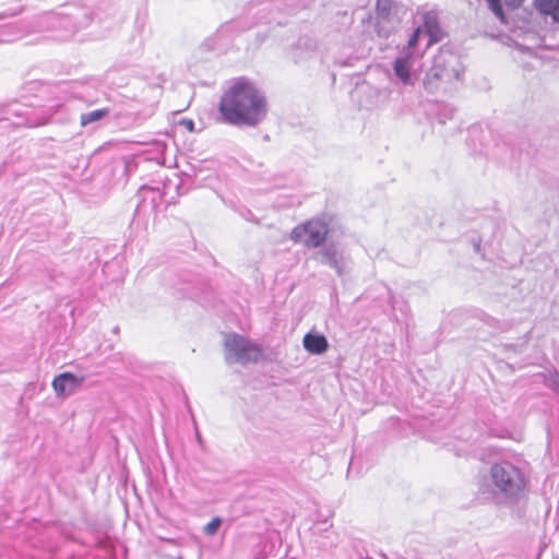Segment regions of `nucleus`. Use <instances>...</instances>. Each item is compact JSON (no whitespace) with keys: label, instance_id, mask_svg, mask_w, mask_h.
Listing matches in <instances>:
<instances>
[{"label":"nucleus","instance_id":"obj_1","mask_svg":"<svg viewBox=\"0 0 559 559\" xmlns=\"http://www.w3.org/2000/svg\"><path fill=\"white\" fill-rule=\"evenodd\" d=\"M224 122L234 126H255L266 115V98L246 78L235 79L224 91L217 107Z\"/></svg>","mask_w":559,"mask_h":559},{"label":"nucleus","instance_id":"obj_2","mask_svg":"<svg viewBox=\"0 0 559 559\" xmlns=\"http://www.w3.org/2000/svg\"><path fill=\"white\" fill-rule=\"evenodd\" d=\"M329 233L328 222L313 217L295 226L290 233V239L307 248H318L325 242Z\"/></svg>","mask_w":559,"mask_h":559},{"label":"nucleus","instance_id":"obj_3","mask_svg":"<svg viewBox=\"0 0 559 559\" xmlns=\"http://www.w3.org/2000/svg\"><path fill=\"white\" fill-rule=\"evenodd\" d=\"M224 346L227 350V359L231 358L239 364L257 362L263 355L258 344L236 333L226 335Z\"/></svg>","mask_w":559,"mask_h":559},{"label":"nucleus","instance_id":"obj_4","mask_svg":"<svg viewBox=\"0 0 559 559\" xmlns=\"http://www.w3.org/2000/svg\"><path fill=\"white\" fill-rule=\"evenodd\" d=\"M491 477L495 485L508 495H516L526 487V480L521 471L507 462L492 465Z\"/></svg>","mask_w":559,"mask_h":559},{"label":"nucleus","instance_id":"obj_5","mask_svg":"<svg viewBox=\"0 0 559 559\" xmlns=\"http://www.w3.org/2000/svg\"><path fill=\"white\" fill-rule=\"evenodd\" d=\"M84 380V376L78 377L71 372H63L55 377L51 385L57 396L64 397L79 389Z\"/></svg>","mask_w":559,"mask_h":559},{"label":"nucleus","instance_id":"obj_6","mask_svg":"<svg viewBox=\"0 0 559 559\" xmlns=\"http://www.w3.org/2000/svg\"><path fill=\"white\" fill-rule=\"evenodd\" d=\"M302 344L305 349L313 355H320L328 350L329 343L324 335L307 333L304 336Z\"/></svg>","mask_w":559,"mask_h":559},{"label":"nucleus","instance_id":"obj_7","mask_svg":"<svg viewBox=\"0 0 559 559\" xmlns=\"http://www.w3.org/2000/svg\"><path fill=\"white\" fill-rule=\"evenodd\" d=\"M534 5L540 14L550 16L554 22L559 23V0H534Z\"/></svg>","mask_w":559,"mask_h":559},{"label":"nucleus","instance_id":"obj_8","mask_svg":"<svg viewBox=\"0 0 559 559\" xmlns=\"http://www.w3.org/2000/svg\"><path fill=\"white\" fill-rule=\"evenodd\" d=\"M424 29L429 35L428 45H432L442 38V33L439 27L438 21L432 15H426L424 21Z\"/></svg>","mask_w":559,"mask_h":559},{"label":"nucleus","instance_id":"obj_9","mask_svg":"<svg viewBox=\"0 0 559 559\" xmlns=\"http://www.w3.org/2000/svg\"><path fill=\"white\" fill-rule=\"evenodd\" d=\"M394 71L395 74L404 82L408 83L411 81V71L408 67L407 58H399L394 62Z\"/></svg>","mask_w":559,"mask_h":559},{"label":"nucleus","instance_id":"obj_10","mask_svg":"<svg viewBox=\"0 0 559 559\" xmlns=\"http://www.w3.org/2000/svg\"><path fill=\"white\" fill-rule=\"evenodd\" d=\"M108 114H109L108 108H100V109L93 110L91 112L83 114L80 117V123L82 127H85L92 122H95V121H98V120L105 118Z\"/></svg>","mask_w":559,"mask_h":559},{"label":"nucleus","instance_id":"obj_11","mask_svg":"<svg viewBox=\"0 0 559 559\" xmlns=\"http://www.w3.org/2000/svg\"><path fill=\"white\" fill-rule=\"evenodd\" d=\"M392 8V0H377L376 10L378 14L388 16Z\"/></svg>","mask_w":559,"mask_h":559},{"label":"nucleus","instance_id":"obj_12","mask_svg":"<svg viewBox=\"0 0 559 559\" xmlns=\"http://www.w3.org/2000/svg\"><path fill=\"white\" fill-rule=\"evenodd\" d=\"M221 523H222V520L221 518L216 516V518H213L203 528L204 533L206 535H214L217 530L221 526Z\"/></svg>","mask_w":559,"mask_h":559},{"label":"nucleus","instance_id":"obj_13","mask_svg":"<svg viewBox=\"0 0 559 559\" xmlns=\"http://www.w3.org/2000/svg\"><path fill=\"white\" fill-rule=\"evenodd\" d=\"M491 11L495 13L496 16L503 19V11L500 4V0H486Z\"/></svg>","mask_w":559,"mask_h":559},{"label":"nucleus","instance_id":"obj_14","mask_svg":"<svg viewBox=\"0 0 559 559\" xmlns=\"http://www.w3.org/2000/svg\"><path fill=\"white\" fill-rule=\"evenodd\" d=\"M439 79H440V75L438 72L430 71L425 79V82H424L425 87L427 90H429L430 92H432L436 88V86L433 85V81L439 80Z\"/></svg>","mask_w":559,"mask_h":559},{"label":"nucleus","instance_id":"obj_15","mask_svg":"<svg viewBox=\"0 0 559 559\" xmlns=\"http://www.w3.org/2000/svg\"><path fill=\"white\" fill-rule=\"evenodd\" d=\"M420 27L416 28L413 33V35L411 36L408 43H407V46L408 48H415L418 44V40H419V34H420Z\"/></svg>","mask_w":559,"mask_h":559},{"label":"nucleus","instance_id":"obj_16","mask_svg":"<svg viewBox=\"0 0 559 559\" xmlns=\"http://www.w3.org/2000/svg\"><path fill=\"white\" fill-rule=\"evenodd\" d=\"M508 5L519 7L524 0H504Z\"/></svg>","mask_w":559,"mask_h":559}]
</instances>
